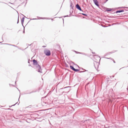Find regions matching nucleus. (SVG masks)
Instances as JSON below:
<instances>
[{"mask_svg": "<svg viewBox=\"0 0 128 128\" xmlns=\"http://www.w3.org/2000/svg\"><path fill=\"white\" fill-rule=\"evenodd\" d=\"M44 53L45 54L48 56H50V52L48 50H44Z\"/></svg>", "mask_w": 128, "mask_h": 128, "instance_id": "1", "label": "nucleus"}, {"mask_svg": "<svg viewBox=\"0 0 128 128\" xmlns=\"http://www.w3.org/2000/svg\"><path fill=\"white\" fill-rule=\"evenodd\" d=\"M99 64V63L98 62L96 61L94 62V66L96 69H97L98 68Z\"/></svg>", "mask_w": 128, "mask_h": 128, "instance_id": "2", "label": "nucleus"}, {"mask_svg": "<svg viewBox=\"0 0 128 128\" xmlns=\"http://www.w3.org/2000/svg\"><path fill=\"white\" fill-rule=\"evenodd\" d=\"M36 67L38 68V72H40L42 73V70L41 69L40 66L39 65H38L37 66H36Z\"/></svg>", "mask_w": 128, "mask_h": 128, "instance_id": "3", "label": "nucleus"}, {"mask_svg": "<svg viewBox=\"0 0 128 128\" xmlns=\"http://www.w3.org/2000/svg\"><path fill=\"white\" fill-rule=\"evenodd\" d=\"M76 8L78 10L83 12V11L82 10L78 4H77L76 5Z\"/></svg>", "mask_w": 128, "mask_h": 128, "instance_id": "4", "label": "nucleus"}, {"mask_svg": "<svg viewBox=\"0 0 128 128\" xmlns=\"http://www.w3.org/2000/svg\"><path fill=\"white\" fill-rule=\"evenodd\" d=\"M33 64L34 65H36V66H37L38 65H39L38 64V63L36 60H33Z\"/></svg>", "mask_w": 128, "mask_h": 128, "instance_id": "5", "label": "nucleus"}, {"mask_svg": "<svg viewBox=\"0 0 128 128\" xmlns=\"http://www.w3.org/2000/svg\"><path fill=\"white\" fill-rule=\"evenodd\" d=\"M95 4L97 6H99L98 4V2L97 0H93Z\"/></svg>", "mask_w": 128, "mask_h": 128, "instance_id": "6", "label": "nucleus"}, {"mask_svg": "<svg viewBox=\"0 0 128 128\" xmlns=\"http://www.w3.org/2000/svg\"><path fill=\"white\" fill-rule=\"evenodd\" d=\"M24 17L22 18L21 20V22L22 24V26L23 27H24V26L23 25V23L24 21Z\"/></svg>", "mask_w": 128, "mask_h": 128, "instance_id": "7", "label": "nucleus"}, {"mask_svg": "<svg viewBox=\"0 0 128 128\" xmlns=\"http://www.w3.org/2000/svg\"><path fill=\"white\" fill-rule=\"evenodd\" d=\"M124 10H121L117 11L116 12V13H120V12H124Z\"/></svg>", "mask_w": 128, "mask_h": 128, "instance_id": "8", "label": "nucleus"}, {"mask_svg": "<svg viewBox=\"0 0 128 128\" xmlns=\"http://www.w3.org/2000/svg\"><path fill=\"white\" fill-rule=\"evenodd\" d=\"M25 92L24 93V94H30L32 92Z\"/></svg>", "mask_w": 128, "mask_h": 128, "instance_id": "9", "label": "nucleus"}, {"mask_svg": "<svg viewBox=\"0 0 128 128\" xmlns=\"http://www.w3.org/2000/svg\"><path fill=\"white\" fill-rule=\"evenodd\" d=\"M70 67L71 69L73 70H74L75 68H74L73 66H70Z\"/></svg>", "mask_w": 128, "mask_h": 128, "instance_id": "10", "label": "nucleus"}, {"mask_svg": "<svg viewBox=\"0 0 128 128\" xmlns=\"http://www.w3.org/2000/svg\"><path fill=\"white\" fill-rule=\"evenodd\" d=\"M112 10V9L111 8H107L106 11L108 12H110Z\"/></svg>", "mask_w": 128, "mask_h": 128, "instance_id": "11", "label": "nucleus"}, {"mask_svg": "<svg viewBox=\"0 0 128 128\" xmlns=\"http://www.w3.org/2000/svg\"><path fill=\"white\" fill-rule=\"evenodd\" d=\"M76 72H77L79 71V70L77 69H74V70Z\"/></svg>", "mask_w": 128, "mask_h": 128, "instance_id": "12", "label": "nucleus"}, {"mask_svg": "<svg viewBox=\"0 0 128 128\" xmlns=\"http://www.w3.org/2000/svg\"><path fill=\"white\" fill-rule=\"evenodd\" d=\"M79 54H82L84 55H86V54L82 52H79L78 53Z\"/></svg>", "mask_w": 128, "mask_h": 128, "instance_id": "13", "label": "nucleus"}, {"mask_svg": "<svg viewBox=\"0 0 128 128\" xmlns=\"http://www.w3.org/2000/svg\"><path fill=\"white\" fill-rule=\"evenodd\" d=\"M82 14L84 16H87V15L85 14H84V13H82L81 14Z\"/></svg>", "mask_w": 128, "mask_h": 128, "instance_id": "14", "label": "nucleus"}, {"mask_svg": "<svg viewBox=\"0 0 128 128\" xmlns=\"http://www.w3.org/2000/svg\"><path fill=\"white\" fill-rule=\"evenodd\" d=\"M97 58L98 59H99L100 60V57L99 56H98L97 57Z\"/></svg>", "mask_w": 128, "mask_h": 128, "instance_id": "15", "label": "nucleus"}, {"mask_svg": "<svg viewBox=\"0 0 128 128\" xmlns=\"http://www.w3.org/2000/svg\"><path fill=\"white\" fill-rule=\"evenodd\" d=\"M8 44V45H10V46H12V44Z\"/></svg>", "mask_w": 128, "mask_h": 128, "instance_id": "16", "label": "nucleus"}, {"mask_svg": "<svg viewBox=\"0 0 128 128\" xmlns=\"http://www.w3.org/2000/svg\"><path fill=\"white\" fill-rule=\"evenodd\" d=\"M41 18V19H47L46 18Z\"/></svg>", "mask_w": 128, "mask_h": 128, "instance_id": "17", "label": "nucleus"}, {"mask_svg": "<svg viewBox=\"0 0 128 128\" xmlns=\"http://www.w3.org/2000/svg\"><path fill=\"white\" fill-rule=\"evenodd\" d=\"M70 6L71 7H72V4H70Z\"/></svg>", "mask_w": 128, "mask_h": 128, "instance_id": "18", "label": "nucleus"}, {"mask_svg": "<svg viewBox=\"0 0 128 128\" xmlns=\"http://www.w3.org/2000/svg\"><path fill=\"white\" fill-rule=\"evenodd\" d=\"M12 46H14V47H17V46H15V45H13V44H12Z\"/></svg>", "mask_w": 128, "mask_h": 128, "instance_id": "19", "label": "nucleus"}, {"mask_svg": "<svg viewBox=\"0 0 128 128\" xmlns=\"http://www.w3.org/2000/svg\"><path fill=\"white\" fill-rule=\"evenodd\" d=\"M112 60H113V62H114V63H115V61H114L112 58Z\"/></svg>", "mask_w": 128, "mask_h": 128, "instance_id": "20", "label": "nucleus"}, {"mask_svg": "<svg viewBox=\"0 0 128 128\" xmlns=\"http://www.w3.org/2000/svg\"><path fill=\"white\" fill-rule=\"evenodd\" d=\"M18 18H19V16H18V20L17 22V24H18L19 22Z\"/></svg>", "mask_w": 128, "mask_h": 128, "instance_id": "21", "label": "nucleus"}, {"mask_svg": "<svg viewBox=\"0 0 128 128\" xmlns=\"http://www.w3.org/2000/svg\"><path fill=\"white\" fill-rule=\"evenodd\" d=\"M84 72V71H80V72Z\"/></svg>", "mask_w": 128, "mask_h": 128, "instance_id": "22", "label": "nucleus"}, {"mask_svg": "<svg viewBox=\"0 0 128 128\" xmlns=\"http://www.w3.org/2000/svg\"><path fill=\"white\" fill-rule=\"evenodd\" d=\"M36 19H36V18H33V19H31V20H36Z\"/></svg>", "mask_w": 128, "mask_h": 128, "instance_id": "23", "label": "nucleus"}, {"mask_svg": "<svg viewBox=\"0 0 128 128\" xmlns=\"http://www.w3.org/2000/svg\"><path fill=\"white\" fill-rule=\"evenodd\" d=\"M75 52L76 53H79V52H78L76 51H75Z\"/></svg>", "mask_w": 128, "mask_h": 128, "instance_id": "24", "label": "nucleus"}, {"mask_svg": "<svg viewBox=\"0 0 128 128\" xmlns=\"http://www.w3.org/2000/svg\"><path fill=\"white\" fill-rule=\"evenodd\" d=\"M82 70H85V71H87V70H84V69H82Z\"/></svg>", "mask_w": 128, "mask_h": 128, "instance_id": "25", "label": "nucleus"}, {"mask_svg": "<svg viewBox=\"0 0 128 128\" xmlns=\"http://www.w3.org/2000/svg\"><path fill=\"white\" fill-rule=\"evenodd\" d=\"M1 2L2 3H4V4H6V3H4V2Z\"/></svg>", "mask_w": 128, "mask_h": 128, "instance_id": "26", "label": "nucleus"}, {"mask_svg": "<svg viewBox=\"0 0 128 128\" xmlns=\"http://www.w3.org/2000/svg\"><path fill=\"white\" fill-rule=\"evenodd\" d=\"M28 63H30V61H29V60H28Z\"/></svg>", "mask_w": 128, "mask_h": 128, "instance_id": "27", "label": "nucleus"}, {"mask_svg": "<svg viewBox=\"0 0 128 128\" xmlns=\"http://www.w3.org/2000/svg\"><path fill=\"white\" fill-rule=\"evenodd\" d=\"M68 16V15H67V16H64V17H66V16Z\"/></svg>", "mask_w": 128, "mask_h": 128, "instance_id": "28", "label": "nucleus"}, {"mask_svg": "<svg viewBox=\"0 0 128 128\" xmlns=\"http://www.w3.org/2000/svg\"><path fill=\"white\" fill-rule=\"evenodd\" d=\"M37 18H40V17H39V16H37Z\"/></svg>", "mask_w": 128, "mask_h": 128, "instance_id": "29", "label": "nucleus"}, {"mask_svg": "<svg viewBox=\"0 0 128 128\" xmlns=\"http://www.w3.org/2000/svg\"><path fill=\"white\" fill-rule=\"evenodd\" d=\"M92 53H93V54H95V52H94V53L92 52Z\"/></svg>", "mask_w": 128, "mask_h": 128, "instance_id": "30", "label": "nucleus"}, {"mask_svg": "<svg viewBox=\"0 0 128 128\" xmlns=\"http://www.w3.org/2000/svg\"><path fill=\"white\" fill-rule=\"evenodd\" d=\"M127 90H128V88H127Z\"/></svg>", "mask_w": 128, "mask_h": 128, "instance_id": "31", "label": "nucleus"}, {"mask_svg": "<svg viewBox=\"0 0 128 128\" xmlns=\"http://www.w3.org/2000/svg\"><path fill=\"white\" fill-rule=\"evenodd\" d=\"M23 33H24V31H23Z\"/></svg>", "mask_w": 128, "mask_h": 128, "instance_id": "32", "label": "nucleus"}, {"mask_svg": "<svg viewBox=\"0 0 128 128\" xmlns=\"http://www.w3.org/2000/svg\"><path fill=\"white\" fill-rule=\"evenodd\" d=\"M15 104H14V105H12V106H14L15 105Z\"/></svg>", "mask_w": 128, "mask_h": 128, "instance_id": "33", "label": "nucleus"}, {"mask_svg": "<svg viewBox=\"0 0 128 128\" xmlns=\"http://www.w3.org/2000/svg\"><path fill=\"white\" fill-rule=\"evenodd\" d=\"M9 3H10V4H13V3H11L10 2H9Z\"/></svg>", "mask_w": 128, "mask_h": 128, "instance_id": "34", "label": "nucleus"}, {"mask_svg": "<svg viewBox=\"0 0 128 128\" xmlns=\"http://www.w3.org/2000/svg\"><path fill=\"white\" fill-rule=\"evenodd\" d=\"M63 89L62 88H60V89L61 90V89Z\"/></svg>", "mask_w": 128, "mask_h": 128, "instance_id": "35", "label": "nucleus"}, {"mask_svg": "<svg viewBox=\"0 0 128 128\" xmlns=\"http://www.w3.org/2000/svg\"><path fill=\"white\" fill-rule=\"evenodd\" d=\"M15 83L16 84V82H15Z\"/></svg>", "mask_w": 128, "mask_h": 128, "instance_id": "36", "label": "nucleus"}, {"mask_svg": "<svg viewBox=\"0 0 128 128\" xmlns=\"http://www.w3.org/2000/svg\"><path fill=\"white\" fill-rule=\"evenodd\" d=\"M106 0V1H107L108 0Z\"/></svg>", "mask_w": 128, "mask_h": 128, "instance_id": "37", "label": "nucleus"}, {"mask_svg": "<svg viewBox=\"0 0 128 128\" xmlns=\"http://www.w3.org/2000/svg\"><path fill=\"white\" fill-rule=\"evenodd\" d=\"M121 8H124V7H121Z\"/></svg>", "mask_w": 128, "mask_h": 128, "instance_id": "38", "label": "nucleus"}, {"mask_svg": "<svg viewBox=\"0 0 128 128\" xmlns=\"http://www.w3.org/2000/svg\"><path fill=\"white\" fill-rule=\"evenodd\" d=\"M2 42H0V43H2Z\"/></svg>", "mask_w": 128, "mask_h": 128, "instance_id": "39", "label": "nucleus"}, {"mask_svg": "<svg viewBox=\"0 0 128 128\" xmlns=\"http://www.w3.org/2000/svg\"><path fill=\"white\" fill-rule=\"evenodd\" d=\"M26 17V18H28L27 17Z\"/></svg>", "mask_w": 128, "mask_h": 128, "instance_id": "40", "label": "nucleus"}]
</instances>
